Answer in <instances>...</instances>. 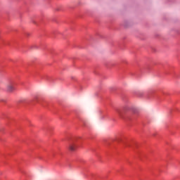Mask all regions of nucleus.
Here are the masks:
<instances>
[{
	"label": "nucleus",
	"mask_w": 180,
	"mask_h": 180,
	"mask_svg": "<svg viewBox=\"0 0 180 180\" xmlns=\"http://www.w3.org/2000/svg\"><path fill=\"white\" fill-rule=\"evenodd\" d=\"M68 148L70 151H75V150H77V146L75 145V143L71 142L69 144Z\"/></svg>",
	"instance_id": "nucleus-1"
},
{
	"label": "nucleus",
	"mask_w": 180,
	"mask_h": 180,
	"mask_svg": "<svg viewBox=\"0 0 180 180\" xmlns=\"http://www.w3.org/2000/svg\"><path fill=\"white\" fill-rule=\"evenodd\" d=\"M14 89H15V84H13V83H10L7 86V91H8V92H13Z\"/></svg>",
	"instance_id": "nucleus-2"
},
{
	"label": "nucleus",
	"mask_w": 180,
	"mask_h": 180,
	"mask_svg": "<svg viewBox=\"0 0 180 180\" xmlns=\"http://www.w3.org/2000/svg\"><path fill=\"white\" fill-rule=\"evenodd\" d=\"M117 113H118L119 116H120V117H123V112H122V111L118 110Z\"/></svg>",
	"instance_id": "nucleus-3"
}]
</instances>
